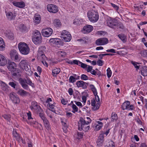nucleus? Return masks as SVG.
I'll list each match as a JSON object with an SVG mask.
<instances>
[{
  "mask_svg": "<svg viewBox=\"0 0 147 147\" xmlns=\"http://www.w3.org/2000/svg\"><path fill=\"white\" fill-rule=\"evenodd\" d=\"M89 21L92 23H95L99 19V15L97 11L93 10L89 11L87 13Z\"/></svg>",
  "mask_w": 147,
  "mask_h": 147,
  "instance_id": "1",
  "label": "nucleus"
},
{
  "mask_svg": "<svg viewBox=\"0 0 147 147\" xmlns=\"http://www.w3.org/2000/svg\"><path fill=\"white\" fill-rule=\"evenodd\" d=\"M18 48L20 52L22 54L26 55L29 52V48L28 45L24 42H20L18 45Z\"/></svg>",
  "mask_w": 147,
  "mask_h": 147,
  "instance_id": "2",
  "label": "nucleus"
},
{
  "mask_svg": "<svg viewBox=\"0 0 147 147\" xmlns=\"http://www.w3.org/2000/svg\"><path fill=\"white\" fill-rule=\"evenodd\" d=\"M19 81L22 87L25 89L27 90L29 88L27 84L32 87H34V84L31 82L29 78H27L26 79L20 78L19 79Z\"/></svg>",
  "mask_w": 147,
  "mask_h": 147,
  "instance_id": "3",
  "label": "nucleus"
},
{
  "mask_svg": "<svg viewBox=\"0 0 147 147\" xmlns=\"http://www.w3.org/2000/svg\"><path fill=\"white\" fill-rule=\"evenodd\" d=\"M88 124H87L86 122L83 120V118L81 117L80 121L78 122V128L80 131L82 130H85V131H87L90 128V126L88 125Z\"/></svg>",
  "mask_w": 147,
  "mask_h": 147,
  "instance_id": "4",
  "label": "nucleus"
},
{
  "mask_svg": "<svg viewBox=\"0 0 147 147\" xmlns=\"http://www.w3.org/2000/svg\"><path fill=\"white\" fill-rule=\"evenodd\" d=\"M42 36L40 32L38 30H36L34 34V36L32 38L33 43L36 45H38L41 42Z\"/></svg>",
  "mask_w": 147,
  "mask_h": 147,
  "instance_id": "5",
  "label": "nucleus"
},
{
  "mask_svg": "<svg viewBox=\"0 0 147 147\" xmlns=\"http://www.w3.org/2000/svg\"><path fill=\"white\" fill-rule=\"evenodd\" d=\"M61 37L65 42H69L71 39V34L69 32L66 30H64L61 32Z\"/></svg>",
  "mask_w": 147,
  "mask_h": 147,
  "instance_id": "6",
  "label": "nucleus"
},
{
  "mask_svg": "<svg viewBox=\"0 0 147 147\" xmlns=\"http://www.w3.org/2000/svg\"><path fill=\"white\" fill-rule=\"evenodd\" d=\"M49 42L51 45L57 47H59L62 45V42L61 39L57 38H51L49 40Z\"/></svg>",
  "mask_w": 147,
  "mask_h": 147,
  "instance_id": "7",
  "label": "nucleus"
},
{
  "mask_svg": "<svg viewBox=\"0 0 147 147\" xmlns=\"http://www.w3.org/2000/svg\"><path fill=\"white\" fill-rule=\"evenodd\" d=\"M19 65L22 69H25L26 71L30 70L28 61L26 60H22L19 63Z\"/></svg>",
  "mask_w": 147,
  "mask_h": 147,
  "instance_id": "8",
  "label": "nucleus"
},
{
  "mask_svg": "<svg viewBox=\"0 0 147 147\" xmlns=\"http://www.w3.org/2000/svg\"><path fill=\"white\" fill-rule=\"evenodd\" d=\"M47 9L49 12L53 13H56L58 11L57 7L53 4L48 5L47 6Z\"/></svg>",
  "mask_w": 147,
  "mask_h": 147,
  "instance_id": "9",
  "label": "nucleus"
},
{
  "mask_svg": "<svg viewBox=\"0 0 147 147\" xmlns=\"http://www.w3.org/2000/svg\"><path fill=\"white\" fill-rule=\"evenodd\" d=\"M7 66L8 70L11 72H14L16 70L17 66L16 64L13 62L8 61Z\"/></svg>",
  "mask_w": 147,
  "mask_h": 147,
  "instance_id": "10",
  "label": "nucleus"
},
{
  "mask_svg": "<svg viewBox=\"0 0 147 147\" xmlns=\"http://www.w3.org/2000/svg\"><path fill=\"white\" fill-rule=\"evenodd\" d=\"M31 108L32 110L36 111L37 112H41L42 111L38 103L36 102L33 101L31 103Z\"/></svg>",
  "mask_w": 147,
  "mask_h": 147,
  "instance_id": "11",
  "label": "nucleus"
},
{
  "mask_svg": "<svg viewBox=\"0 0 147 147\" xmlns=\"http://www.w3.org/2000/svg\"><path fill=\"white\" fill-rule=\"evenodd\" d=\"M53 33V30L50 28L44 29L42 30V35L46 37H48L51 35Z\"/></svg>",
  "mask_w": 147,
  "mask_h": 147,
  "instance_id": "12",
  "label": "nucleus"
},
{
  "mask_svg": "<svg viewBox=\"0 0 147 147\" xmlns=\"http://www.w3.org/2000/svg\"><path fill=\"white\" fill-rule=\"evenodd\" d=\"M108 42L109 41L107 38H102L96 40V44L97 45H102L107 44Z\"/></svg>",
  "mask_w": 147,
  "mask_h": 147,
  "instance_id": "13",
  "label": "nucleus"
},
{
  "mask_svg": "<svg viewBox=\"0 0 147 147\" xmlns=\"http://www.w3.org/2000/svg\"><path fill=\"white\" fill-rule=\"evenodd\" d=\"M9 96L10 99L13 103L18 104L20 102V100L19 97L18 96L14 95L13 92L10 93Z\"/></svg>",
  "mask_w": 147,
  "mask_h": 147,
  "instance_id": "14",
  "label": "nucleus"
},
{
  "mask_svg": "<svg viewBox=\"0 0 147 147\" xmlns=\"http://www.w3.org/2000/svg\"><path fill=\"white\" fill-rule=\"evenodd\" d=\"M92 26L88 25L83 27L82 30V32L84 34L88 33L91 32L93 30Z\"/></svg>",
  "mask_w": 147,
  "mask_h": 147,
  "instance_id": "15",
  "label": "nucleus"
},
{
  "mask_svg": "<svg viewBox=\"0 0 147 147\" xmlns=\"http://www.w3.org/2000/svg\"><path fill=\"white\" fill-rule=\"evenodd\" d=\"M10 55L11 58L12 60L16 61L18 59V53L16 50H13L11 51L10 53Z\"/></svg>",
  "mask_w": 147,
  "mask_h": 147,
  "instance_id": "16",
  "label": "nucleus"
},
{
  "mask_svg": "<svg viewBox=\"0 0 147 147\" xmlns=\"http://www.w3.org/2000/svg\"><path fill=\"white\" fill-rule=\"evenodd\" d=\"M105 139L103 134H99L96 141L97 145L99 146H101L103 144Z\"/></svg>",
  "mask_w": 147,
  "mask_h": 147,
  "instance_id": "17",
  "label": "nucleus"
},
{
  "mask_svg": "<svg viewBox=\"0 0 147 147\" xmlns=\"http://www.w3.org/2000/svg\"><path fill=\"white\" fill-rule=\"evenodd\" d=\"M107 25L111 28H113V27L116 26L117 23L116 20L114 19H110L107 20Z\"/></svg>",
  "mask_w": 147,
  "mask_h": 147,
  "instance_id": "18",
  "label": "nucleus"
},
{
  "mask_svg": "<svg viewBox=\"0 0 147 147\" xmlns=\"http://www.w3.org/2000/svg\"><path fill=\"white\" fill-rule=\"evenodd\" d=\"M12 3L14 6L20 8H23L25 6V3L23 1L17 2L13 1L12 2Z\"/></svg>",
  "mask_w": 147,
  "mask_h": 147,
  "instance_id": "19",
  "label": "nucleus"
},
{
  "mask_svg": "<svg viewBox=\"0 0 147 147\" xmlns=\"http://www.w3.org/2000/svg\"><path fill=\"white\" fill-rule=\"evenodd\" d=\"M86 84V83L81 80L78 81L76 83L78 87H81L84 89H86L87 88Z\"/></svg>",
  "mask_w": 147,
  "mask_h": 147,
  "instance_id": "20",
  "label": "nucleus"
},
{
  "mask_svg": "<svg viewBox=\"0 0 147 147\" xmlns=\"http://www.w3.org/2000/svg\"><path fill=\"white\" fill-rule=\"evenodd\" d=\"M7 59L4 56L0 54V65L4 66L7 63Z\"/></svg>",
  "mask_w": 147,
  "mask_h": 147,
  "instance_id": "21",
  "label": "nucleus"
},
{
  "mask_svg": "<svg viewBox=\"0 0 147 147\" xmlns=\"http://www.w3.org/2000/svg\"><path fill=\"white\" fill-rule=\"evenodd\" d=\"M17 93L22 96H26L29 95V93L28 92L22 89L19 90L17 92Z\"/></svg>",
  "mask_w": 147,
  "mask_h": 147,
  "instance_id": "22",
  "label": "nucleus"
},
{
  "mask_svg": "<svg viewBox=\"0 0 147 147\" xmlns=\"http://www.w3.org/2000/svg\"><path fill=\"white\" fill-rule=\"evenodd\" d=\"M5 12L6 16L9 20H11L15 18L16 16L15 15H14L12 12Z\"/></svg>",
  "mask_w": 147,
  "mask_h": 147,
  "instance_id": "23",
  "label": "nucleus"
},
{
  "mask_svg": "<svg viewBox=\"0 0 147 147\" xmlns=\"http://www.w3.org/2000/svg\"><path fill=\"white\" fill-rule=\"evenodd\" d=\"M41 20V16L40 15H36L34 18V22L35 24L40 23Z\"/></svg>",
  "mask_w": 147,
  "mask_h": 147,
  "instance_id": "24",
  "label": "nucleus"
},
{
  "mask_svg": "<svg viewBox=\"0 0 147 147\" xmlns=\"http://www.w3.org/2000/svg\"><path fill=\"white\" fill-rule=\"evenodd\" d=\"M130 104V102L129 101H126L124 102L122 105L121 108L122 109L124 110L128 109Z\"/></svg>",
  "mask_w": 147,
  "mask_h": 147,
  "instance_id": "25",
  "label": "nucleus"
},
{
  "mask_svg": "<svg viewBox=\"0 0 147 147\" xmlns=\"http://www.w3.org/2000/svg\"><path fill=\"white\" fill-rule=\"evenodd\" d=\"M61 71L60 69L59 68H55L52 70V74L53 76H56Z\"/></svg>",
  "mask_w": 147,
  "mask_h": 147,
  "instance_id": "26",
  "label": "nucleus"
},
{
  "mask_svg": "<svg viewBox=\"0 0 147 147\" xmlns=\"http://www.w3.org/2000/svg\"><path fill=\"white\" fill-rule=\"evenodd\" d=\"M43 122L45 127L47 130H49L51 129L49 123L47 118L44 119L43 120Z\"/></svg>",
  "mask_w": 147,
  "mask_h": 147,
  "instance_id": "27",
  "label": "nucleus"
},
{
  "mask_svg": "<svg viewBox=\"0 0 147 147\" xmlns=\"http://www.w3.org/2000/svg\"><path fill=\"white\" fill-rule=\"evenodd\" d=\"M117 36L123 42H125L127 39L126 36L123 34H119Z\"/></svg>",
  "mask_w": 147,
  "mask_h": 147,
  "instance_id": "28",
  "label": "nucleus"
},
{
  "mask_svg": "<svg viewBox=\"0 0 147 147\" xmlns=\"http://www.w3.org/2000/svg\"><path fill=\"white\" fill-rule=\"evenodd\" d=\"M53 23L54 25L56 27H60L61 25V24L60 20L57 19L54 20Z\"/></svg>",
  "mask_w": 147,
  "mask_h": 147,
  "instance_id": "29",
  "label": "nucleus"
},
{
  "mask_svg": "<svg viewBox=\"0 0 147 147\" xmlns=\"http://www.w3.org/2000/svg\"><path fill=\"white\" fill-rule=\"evenodd\" d=\"M141 73L142 75L143 76H147V67H144L141 68Z\"/></svg>",
  "mask_w": 147,
  "mask_h": 147,
  "instance_id": "30",
  "label": "nucleus"
},
{
  "mask_svg": "<svg viewBox=\"0 0 147 147\" xmlns=\"http://www.w3.org/2000/svg\"><path fill=\"white\" fill-rule=\"evenodd\" d=\"M5 43L3 39L0 37V51H2L5 49Z\"/></svg>",
  "mask_w": 147,
  "mask_h": 147,
  "instance_id": "31",
  "label": "nucleus"
},
{
  "mask_svg": "<svg viewBox=\"0 0 147 147\" xmlns=\"http://www.w3.org/2000/svg\"><path fill=\"white\" fill-rule=\"evenodd\" d=\"M58 56L60 57H64L66 55V53L64 51L59 50L57 52Z\"/></svg>",
  "mask_w": 147,
  "mask_h": 147,
  "instance_id": "32",
  "label": "nucleus"
},
{
  "mask_svg": "<svg viewBox=\"0 0 147 147\" xmlns=\"http://www.w3.org/2000/svg\"><path fill=\"white\" fill-rule=\"evenodd\" d=\"M2 89L4 91H7L9 86L5 83L2 82L1 84Z\"/></svg>",
  "mask_w": 147,
  "mask_h": 147,
  "instance_id": "33",
  "label": "nucleus"
},
{
  "mask_svg": "<svg viewBox=\"0 0 147 147\" xmlns=\"http://www.w3.org/2000/svg\"><path fill=\"white\" fill-rule=\"evenodd\" d=\"M38 57H40V59L41 60H45L47 58L44 54V53H41L40 52H38Z\"/></svg>",
  "mask_w": 147,
  "mask_h": 147,
  "instance_id": "34",
  "label": "nucleus"
},
{
  "mask_svg": "<svg viewBox=\"0 0 147 147\" xmlns=\"http://www.w3.org/2000/svg\"><path fill=\"white\" fill-rule=\"evenodd\" d=\"M111 121H116L118 119V117L117 115L116 114L112 113L111 116Z\"/></svg>",
  "mask_w": 147,
  "mask_h": 147,
  "instance_id": "35",
  "label": "nucleus"
},
{
  "mask_svg": "<svg viewBox=\"0 0 147 147\" xmlns=\"http://www.w3.org/2000/svg\"><path fill=\"white\" fill-rule=\"evenodd\" d=\"M47 106H49V107L50 108V110L51 111H52L53 112L55 113H56V111L55 110V107L54 104H51L50 103H48L47 105Z\"/></svg>",
  "mask_w": 147,
  "mask_h": 147,
  "instance_id": "36",
  "label": "nucleus"
},
{
  "mask_svg": "<svg viewBox=\"0 0 147 147\" xmlns=\"http://www.w3.org/2000/svg\"><path fill=\"white\" fill-rule=\"evenodd\" d=\"M6 36L8 38L11 39H13L14 38L13 34L11 32H7L6 33Z\"/></svg>",
  "mask_w": 147,
  "mask_h": 147,
  "instance_id": "37",
  "label": "nucleus"
},
{
  "mask_svg": "<svg viewBox=\"0 0 147 147\" xmlns=\"http://www.w3.org/2000/svg\"><path fill=\"white\" fill-rule=\"evenodd\" d=\"M79 78V76H78L77 78H75L74 76H71L69 78V82H70L74 83L76 81V80L80 79Z\"/></svg>",
  "mask_w": 147,
  "mask_h": 147,
  "instance_id": "38",
  "label": "nucleus"
},
{
  "mask_svg": "<svg viewBox=\"0 0 147 147\" xmlns=\"http://www.w3.org/2000/svg\"><path fill=\"white\" fill-rule=\"evenodd\" d=\"M73 24L75 25H79L81 24L82 23L80 20L78 19H76L74 20Z\"/></svg>",
  "mask_w": 147,
  "mask_h": 147,
  "instance_id": "39",
  "label": "nucleus"
},
{
  "mask_svg": "<svg viewBox=\"0 0 147 147\" xmlns=\"http://www.w3.org/2000/svg\"><path fill=\"white\" fill-rule=\"evenodd\" d=\"M105 147H115V145L114 142L112 141H111L109 142L108 144Z\"/></svg>",
  "mask_w": 147,
  "mask_h": 147,
  "instance_id": "40",
  "label": "nucleus"
},
{
  "mask_svg": "<svg viewBox=\"0 0 147 147\" xmlns=\"http://www.w3.org/2000/svg\"><path fill=\"white\" fill-rule=\"evenodd\" d=\"M12 134L13 136L17 140L20 138V137L19 135L18 134L16 131L13 130V131Z\"/></svg>",
  "mask_w": 147,
  "mask_h": 147,
  "instance_id": "41",
  "label": "nucleus"
},
{
  "mask_svg": "<svg viewBox=\"0 0 147 147\" xmlns=\"http://www.w3.org/2000/svg\"><path fill=\"white\" fill-rule=\"evenodd\" d=\"M131 63L134 65L137 70L139 69L140 66L138 65L139 64V63L131 61Z\"/></svg>",
  "mask_w": 147,
  "mask_h": 147,
  "instance_id": "42",
  "label": "nucleus"
},
{
  "mask_svg": "<svg viewBox=\"0 0 147 147\" xmlns=\"http://www.w3.org/2000/svg\"><path fill=\"white\" fill-rule=\"evenodd\" d=\"M2 117L5 119L9 121L11 119V116L9 115L5 114L3 115Z\"/></svg>",
  "mask_w": 147,
  "mask_h": 147,
  "instance_id": "43",
  "label": "nucleus"
},
{
  "mask_svg": "<svg viewBox=\"0 0 147 147\" xmlns=\"http://www.w3.org/2000/svg\"><path fill=\"white\" fill-rule=\"evenodd\" d=\"M72 107L73 110V111H72L73 113H75L78 111V108L75 104H73L72 105Z\"/></svg>",
  "mask_w": 147,
  "mask_h": 147,
  "instance_id": "44",
  "label": "nucleus"
},
{
  "mask_svg": "<svg viewBox=\"0 0 147 147\" xmlns=\"http://www.w3.org/2000/svg\"><path fill=\"white\" fill-rule=\"evenodd\" d=\"M140 54L142 56L144 57H147V50L141 51Z\"/></svg>",
  "mask_w": 147,
  "mask_h": 147,
  "instance_id": "45",
  "label": "nucleus"
},
{
  "mask_svg": "<svg viewBox=\"0 0 147 147\" xmlns=\"http://www.w3.org/2000/svg\"><path fill=\"white\" fill-rule=\"evenodd\" d=\"M46 48L44 46L40 47L38 50V52H40L41 53H44V52L45 51Z\"/></svg>",
  "mask_w": 147,
  "mask_h": 147,
  "instance_id": "46",
  "label": "nucleus"
},
{
  "mask_svg": "<svg viewBox=\"0 0 147 147\" xmlns=\"http://www.w3.org/2000/svg\"><path fill=\"white\" fill-rule=\"evenodd\" d=\"M77 40L80 42L81 44H86L87 42V39L85 38L80 39H78Z\"/></svg>",
  "mask_w": 147,
  "mask_h": 147,
  "instance_id": "47",
  "label": "nucleus"
},
{
  "mask_svg": "<svg viewBox=\"0 0 147 147\" xmlns=\"http://www.w3.org/2000/svg\"><path fill=\"white\" fill-rule=\"evenodd\" d=\"M83 120L85 121V122L87 123V124H89L91 121V120L90 118L88 117H84V119H83Z\"/></svg>",
  "mask_w": 147,
  "mask_h": 147,
  "instance_id": "48",
  "label": "nucleus"
},
{
  "mask_svg": "<svg viewBox=\"0 0 147 147\" xmlns=\"http://www.w3.org/2000/svg\"><path fill=\"white\" fill-rule=\"evenodd\" d=\"M16 82H10L8 84L9 85L11 86L13 88H16Z\"/></svg>",
  "mask_w": 147,
  "mask_h": 147,
  "instance_id": "49",
  "label": "nucleus"
},
{
  "mask_svg": "<svg viewBox=\"0 0 147 147\" xmlns=\"http://www.w3.org/2000/svg\"><path fill=\"white\" fill-rule=\"evenodd\" d=\"M43 111H42L41 112H38V113H39V116L40 117L41 119L43 120L44 119H46V117H45L44 115V114L42 113Z\"/></svg>",
  "mask_w": 147,
  "mask_h": 147,
  "instance_id": "50",
  "label": "nucleus"
},
{
  "mask_svg": "<svg viewBox=\"0 0 147 147\" xmlns=\"http://www.w3.org/2000/svg\"><path fill=\"white\" fill-rule=\"evenodd\" d=\"M96 125L95 127V129L96 131H98L101 129L103 126L100 125H97V124L95 123Z\"/></svg>",
  "mask_w": 147,
  "mask_h": 147,
  "instance_id": "51",
  "label": "nucleus"
},
{
  "mask_svg": "<svg viewBox=\"0 0 147 147\" xmlns=\"http://www.w3.org/2000/svg\"><path fill=\"white\" fill-rule=\"evenodd\" d=\"M111 71L109 68L107 70V75L108 77L109 78L111 75Z\"/></svg>",
  "mask_w": 147,
  "mask_h": 147,
  "instance_id": "52",
  "label": "nucleus"
},
{
  "mask_svg": "<svg viewBox=\"0 0 147 147\" xmlns=\"http://www.w3.org/2000/svg\"><path fill=\"white\" fill-rule=\"evenodd\" d=\"M81 79L84 80H87L88 79V77L86 75L83 74L81 76Z\"/></svg>",
  "mask_w": 147,
  "mask_h": 147,
  "instance_id": "53",
  "label": "nucleus"
},
{
  "mask_svg": "<svg viewBox=\"0 0 147 147\" xmlns=\"http://www.w3.org/2000/svg\"><path fill=\"white\" fill-rule=\"evenodd\" d=\"M100 106V104L99 102H97V103L95 105V106L93 108L94 110H96L98 109Z\"/></svg>",
  "mask_w": 147,
  "mask_h": 147,
  "instance_id": "54",
  "label": "nucleus"
},
{
  "mask_svg": "<svg viewBox=\"0 0 147 147\" xmlns=\"http://www.w3.org/2000/svg\"><path fill=\"white\" fill-rule=\"evenodd\" d=\"M104 61L100 59H98L97 61V65L99 66H102L103 64Z\"/></svg>",
  "mask_w": 147,
  "mask_h": 147,
  "instance_id": "55",
  "label": "nucleus"
},
{
  "mask_svg": "<svg viewBox=\"0 0 147 147\" xmlns=\"http://www.w3.org/2000/svg\"><path fill=\"white\" fill-rule=\"evenodd\" d=\"M80 63H81V62L78 60H75L73 61V64H76L80 66Z\"/></svg>",
  "mask_w": 147,
  "mask_h": 147,
  "instance_id": "56",
  "label": "nucleus"
},
{
  "mask_svg": "<svg viewBox=\"0 0 147 147\" xmlns=\"http://www.w3.org/2000/svg\"><path fill=\"white\" fill-rule=\"evenodd\" d=\"M19 28L21 30H25L26 28V27L23 24H20L19 26Z\"/></svg>",
  "mask_w": 147,
  "mask_h": 147,
  "instance_id": "57",
  "label": "nucleus"
},
{
  "mask_svg": "<svg viewBox=\"0 0 147 147\" xmlns=\"http://www.w3.org/2000/svg\"><path fill=\"white\" fill-rule=\"evenodd\" d=\"M111 6L114 8L115 9L117 10L119 8V7L113 3H111Z\"/></svg>",
  "mask_w": 147,
  "mask_h": 147,
  "instance_id": "58",
  "label": "nucleus"
},
{
  "mask_svg": "<svg viewBox=\"0 0 147 147\" xmlns=\"http://www.w3.org/2000/svg\"><path fill=\"white\" fill-rule=\"evenodd\" d=\"M20 71V70L19 69H18L17 70V73H13L12 74V75L15 76H18L19 75V72Z\"/></svg>",
  "mask_w": 147,
  "mask_h": 147,
  "instance_id": "59",
  "label": "nucleus"
},
{
  "mask_svg": "<svg viewBox=\"0 0 147 147\" xmlns=\"http://www.w3.org/2000/svg\"><path fill=\"white\" fill-rule=\"evenodd\" d=\"M83 133L81 132H78L77 133V135L79 138H82Z\"/></svg>",
  "mask_w": 147,
  "mask_h": 147,
  "instance_id": "60",
  "label": "nucleus"
},
{
  "mask_svg": "<svg viewBox=\"0 0 147 147\" xmlns=\"http://www.w3.org/2000/svg\"><path fill=\"white\" fill-rule=\"evenodd\" d=\"M110 129H108L105 132H104L103 131H101V134H103V136H104V134H105L106 136H107L110 132Z\"/></svg>",
  "mask_w": 147,
  "mask_h": 147,
  "instance_id": "61",
  "label": "nucleus"
},
{
  "mask_svg": "<svg viewBox=\"0 0 147 147\" xmlns=\"http://www.w3.org/2000/svg\"><path fill=\"white\" fill-rule=\"evenodd\" d=\"M106 51L107 52H111L112 53H115L116 52L115 51V50L113 49H108L106 50ZM118 53V52H117Z\"/></svg>",
  "mask_w": 147,
  "mask_h": 147,
  "instance_id": "62",
  "label": "nucleus"
},
{
  "mask_svg": "<svg viewBox=\"0 0 147 147\" xmlns=\"http://www.w3.org/2000/svg\"><path fill=\"white\" fill-rule=\"evenodd\" d=\"M68 92L70 95H72L73 93V91L72 89L71 88H69L68 90Z\"/></svg>",
  "mask_w": 147,
  "mask_h": 147,
  "instance_id": "63",
  "label": "nucleus"
},
{
  "mask_svg": "<svg viewBox=\"0 0 147 147\" xmlns=\"http://www.w3.org/2000/svg\"><path fill=\"white\" fill-rule=\"evenodd\" d=\"M80 66L82 68H85L87 67V65L84 63H83L81 62V63H80Z\"/></svg>",
  "mask_w": 147,
  "mask_h": 147,
  "instance_id": "64",
  "label": "nucleus"
}]
</instances>
